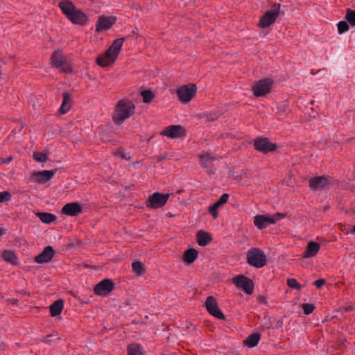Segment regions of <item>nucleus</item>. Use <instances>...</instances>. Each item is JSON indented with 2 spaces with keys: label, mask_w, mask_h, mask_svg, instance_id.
<instances>
[{
  "label": "nucleus",
  "mask_w": 355,
  "mask_h": 355,
  "mask_svg": "<svg viewBox=\"0 0 355 355\" xmlns=\"http://www.w3.org/2000/svg\"><path fill=\"white\" fill-rule=\"evenodd\" d=\"M205 305L208 313L212 316L224 320L225 315L219 309L218 303L214 296H209L207 297Z\"/></svg>",
  "instance_id": "11"
},
{
  "label": "nucleus",
  "mask_w": 355,
  "mask_h": 355,
  "mask_svg": "<svg viewBox=\"0 0 355 355\" xmlns=\"http://www.w3.org/2000/svg\"><path fill=\"white\" fill-rule=\"evenodd\" d=\"M197 92V87L195 84L182 85L177 89V96L179 100L187 103L195 97Z\"/></svg>",
  "instance_id": "5"
},
{
  "label": "nucleus",
  "mask_w": 355,
  "mask_h": 355,
  "mask_svg": "<svg viewBox=\"0 0 355 355\" xmlns=\"http://www.w3.org/2000/svg\"><path fill=\"white\" fill-rule=\"evenodd\" d=\"M198 257V251L194 248H189L184 251L182 260L187 264H191L195 261Z\"/></svg>",
  "instance_id": "25"
},
{
  "label": "nucleus",
  "mask_w": 355,
  "mask_h": 355,
  "mask_svg": "<svg viewBox=\"0 0 355 355\" xmlns=\"http://www.w3.org/2000/svg\"><path fill=\"white\" fill-rule=\"evenodd\" d=\"M58 6L71 23L80 26H85L87 24L88 18L86 14L77 8L72 1L62 0L59 2Z\"/></svg>",
  "instance_id": "1"
},
{
  "label": "nucleus",
  "mask_w": 355,
  "mask_h": 355,
  "mask_svg": "<svg viewBox=\"0 0 355 355\" xmlns=\"http://www.w3.org/2000/svg\"><path fill=\"white\" fill-rule=\"evenodd\" d=\"M281 5L279 3H274L270 10L266 11L259 19L258 26L262 28H266L272 24L280 12Z\"/></svg>",
  "instance_id": "4"
},
{
  "label": "nucleus",
  "mask_w": 355,
  "mask_h": 355,
  "mask_svg": "<svg viewBox=\"0 0 355 355\" xmlns=\"http://www.w3.org/2000/svg\"><path fill=\"white\" fill-rule=\"evenodd\" d=\"M55 253V252L51 246H46L41 253L35 257L34 260L38 263H47L52 259Z\"/></svg>",
  "instance_id": "16"
},
{
  "label": "nucleus",
  "mask_w": 355,
  "mask_h": 355,
  "mask_svg": "<svg viewBox=\"0 0 355 355\" xmlns=\"http://www.w3.org/2000/svg\"><path fill=\"white\" fill-rule=\"evenodd\" d=\"M327 183L328 180L326 178L323 176H319L311 178L309 180V185L312 190L315 191L325 187Z\"/></svg>",
  "instance_id": "19"
},
{
  "label": "nucleus",
  "mask_w": 355,
  "mask_h": 355,
  "mask_svg": "<svg viewBox=\"0 0 355 355\" xmlns=\"http://www.w3.org/2000/svg\"><path fill=\"white\" fill-rule=\"evenodd\" d=\"M51 62L55 68L64 73H69L72 71L71 67L65 61L63 54L60 51H55L51 57Z\"/></svg>",
  "instance_id": "8"
},
{
  "label": "nucleus",
  "mask_w": 355,
  "mask_h": 355,
  "mask_svg": "<svg viewBox=\"0 0 355 355\" xmlns=\"http://www.w3.org/2000/svg\"><path fill=\"white\" fill-rule=\"evenodd\" d=\"M200 164L202 166L211 173H215V169H213L212 162L216 159V157L210 156L209 154L200 155Z\"/></svg>",
  "instance_id": "21"
},
{
  "label": "nucleus",
  "mask_w": 355,
  "mask_h": 355,
  "mask_svg": "<svg viewBox=\"0 0 355 355\" xmlns=\"http://www.w3.org/2000/svg\"><path fill=\"white\" fill-rule=\"evenodd\" d=\"M169 197V193L162 194L159 192H155L150 195L146 200V207L151 209L161 208L166 204Z\"/></svg>",
  "instance_id": "6"
},
{
  "label": "nucleus",
  "mask_w": 355,
  "mask_h": 355,
  "mask_svg": "<svg viewBox=\"0 0 355 355\" xmlns=\"http://www.w3.org/2000/svg\"><path fill=\"white\" fill-rule=\"evenodd\" d=\"M253 146L255 150L263 154L275 151L277 148L276 144L270 142L268 138L263 137L255 139L253 142Z\"/></svg>",
  "instance_id": "7"
},
{
  "label": "nucleus",
  "mask_w": 355,
  "mask_h": 355,
  "mask_svg": "<svg viewBox=\"0 0 355 355\" xmlns=\"http://www.w3.org/2000/svg\"><path fill=\"white\" fill-rule=\"evenodd\" d=\"M273 80L270 78H264L257 81L252 87L254 95L256 97L266 96L270 92Z\"/></svg>",
  "instance_id": "9"
},
{
  "label": "nucleus",
  "mask_w": 355,
  "mask_h": 355,
  "mask_svg": "<svg viewBox=\"0 0 355 355\" xmlns=\"http://www.w3.org/2000/svg\"><path fill=\"white\" fill-rule=\"evenodd\" d=\"M57 171V168L51 171H34L32 173L31 178L37 183L44 184L49 181Z\"/></svg>",
  "instance_id": "14"
},
{
  "label": "nucleus",
  "mask_w": 355,
  "mask_h": 355,
  "mask_svg": "<svg viewBox=\"0 0 355 355\" xmlns=\"http://www.w3.org/2000/svg\"><path fill=\"white\" fill-rule=\"evenodd\" d=\"M3 258L6 261L12 265H17L18 263L17 257L13 251L4 250L3 252Z\"/></svg>",
  "instance_id": "29"
},
{
  "label": "nucleus",
  "mask_w": 355,
  "mask_h": 355,
  "mask_svg": "<svg viewBox=\"0 0 355 355\" xmlns=\"http://www.w3.org/2000/svg\"><path fill=\"white\" fill-rule=\"evenodd\" d=\"M326 281L324 279H320L313 282V284L318 288H320L324 284Z\"/></svg>",
  "instance_id": "44"
},
{
  "label": "nucleus",
  "mask_w": 355,
  "mask_h": 355,
  "mask_svg": "<svg viewBox=\"0 0 355 355\" xmlns=\"http://www.w3.org/2000/svg\"><path fill=\"white\" fill-rule=\"evenodd\" d=\"M33 158L38 162H45L48 159V155L43 152H35L33 154Z\"/></svg>",
  "instance_id": "36"
},
{
  "label": "nucleus",
  "mask_w": 355,
  "mask_h": 355,
  "mask_svg": "<svg viewBox=\"0 0 355 355\" xmlns=\"http://www.w3.org/2000/svg\"><path fill=\"white\" fill-rule=\"evenodd\" d=\"M116 17L114 16H99L96 23V31L97 33L106 31L112 27L116 23Z\"/></svg>",
  "instance_id": "13"
},
{
  "label": "nucleus",
  "mask_w": 355,
  "mask_h": 355,
  "mask_svg": "<svg viewBox=\"0 0 355 355\" xmlns=\"http://www.w3.org/2000/svg\"><path fill=\"white\" fill-rule=\"evenodd\" d=\"M63 101L60 107V112L62 114H66L71 107V98L69 93L64 92L62 94Z\"/></svg>",
  "instance_id": "26"
},
{
  "label": "nucleus",
  "mask_w": 355,
  "mask_h": 355,
  "mask_svg": "<svg viewBox=\"0 0 355 355\" xmlns=\"http://www.w3.org/2000/svg\"><path fill=\"white\" fill-rule=\"evenodd\" d=\"M96 62L98 66L102 67H105L113 64V62H111L110 60L105 58L103 55H101L96 58Z\"/></svg>",
  "instance_id": "34"
},
{
  "label": "nucleus",
  "mask_w": 355,
  "mask_h": 355,
  "mask_svg": "<svg viewBox=\"0 0 355 355\" xmlns=\"http://www.w3.org/2000/svg\"><path fill=\"white\" fill-rule=\"evenodd\" d=\"M228 198L229 195L227 193H223L216 202L209 207L208 211L214 218H216L218 217V209L220 206L225 204L227 202Z\"/></svg>",
  "instance_id": "18"
},
{
  "label": "nucleus",
  "mask_w": 355,
  "mask_h": 355,
  "mask_svg": "<svg viewBox=\"0 0 355 355\" xmlns=\"http://www.w3.org/2000/svg\"><path fill=\"white\" fill-rule=\"evenodd\" d=\"M302 309L305 315H309L313 311L315 306L312 304L306 303L302 304Z\"/></svg>",
  "instance_id": "40"
},
{
  "label": "nucleus",
  "mask_w": 355,
  "mask_h": 355,
  "mask_svg": "<svg viewBox=\"0 0 355 355\" xmlns=\"http://www.w3.org/2000/svg\"><path fill=\"white\" fill-rule=\"evenodd\" d=\"M233 283L240 288H242L246 294L251 295L254 290V283L250 278L240 275L233 279Z\"/></svg>",
  "instance_id": "10"
},
{
  "label": "nucleus",
  "mask_w": 355,
  "mask_h": 355,
  "mask_svg": "<svg viewBox=\"0 0 355 355\" xmlns=\"http://www.w3.org/2000/svg\"><path fill=\"white\" fill-rule=\"evenodd\" d=\"M165 158H166V155H160V156L157 157V161L160 162H162L163 160H164Z\"/></svg>",
  "instance_id": "51"
},
{
  "label": "nucleus",
  "mask_w": 355,
  "mask_h": 355,
  "mask_svg": "<svg viewBox=\"0 0 355 355\" xmlns=\"http://www.w3.org/2000/svg\"><path fill=\"white\" fill-rule=\"evenodd\" d=\"M127 350L128 355H143L140 345L136 343L128 345Z\"/></svg>",
  "instance_id": "30"
},
{
  "label": "nucleus",
  "mask_w": 355,
  "mask_h": 355,
  "mask_svg": "<svg viewBox=\"0 0 355 355\" xmlns=\"http://www.w3.org/2000/svg\"><path fill=\"white\" fill-rule=\"evenodd\" d=\"M162 135L167 136L169 138H178L185 135L184 128L180 125H171L166 127Z\"/></svg>",
  "instance_id": "15"
},
{
  "label": "nucleus",
  "mask_w": 355,
  "mask_h": 355,
  "mask_svg": "<svg viewBox=\"0 0 355 355\" xmlns=\"http://www.w3.org/2000/svg\"><path fill=\"white\" fill-rule=\"evenodd\" d=\"M132 268L139 276L142 275L144 272L143 264L140 261H134L132 263Z\"/></svg>",
  "instance_id": "33"
},
{
  "label": "nucleus",
  "mask_w": 355,
  "mask_h": 355,
  "mask_svg": "<svg viewBox=\"0 0 355 355\" xmlns=\"http://www.w3.org/2000/svg\"><path fill=\"white\" fill-rule=\"evenodd\" d=\"M311 73L312 74H315V73H314L313 70H311Z\"/></svg>",
  "instance_id": "57"
},
{
  "label": "nucleus",
  "mask_w": 355,
  "mask_h": 355,
  "mask_svg": "<svg viewBox=\"0 0 355 355\" xmlns=\"http://www.w3.org/2000/svg\"><path fill=\"white\" fill-rule=\"evenodd\" d=\"M288 286L291 288L300 291L302 288V286L300 284L297 282L295 279L290 278L287 279Z\"/></svg>",
  "instance_id": "39"
},
{
  "label": "nucleus",
  "mask_w": 355,
  "mask_h": 355,
  "mask_svg": "<svg viewBox=\"0 0 355 355\" xmlns=\"http://www.w3.org/2000/svg\"><path fill=\"white\" fill-rule=\"evenodd\" d=\"M64 307V300L58 299L55 300L50 306L49 310L53 317H56L61 314Z\"/></svg>",
  "instance_id": "23"
},
{
  "label": "nucleus",
  "mask_w": 355,
  "mask_h": 355,
  "mask_svg": "<svg viewBox=\"0 0 355 355\" xmlns=\"http://www.w3.org/2000/svg\"><path fill=\"white\" fill-rule=\"evenodd\" d=\"M254 224L259 230L266 228L267 225L264 221V215H257L254 218Z\"/></svg>",
  "instance_id": "31"
},
{
  "label": "nucleus",
  "mask_w": 355,
  "mask_h": 355,
  "mask_svg": "<svg viewBox=\"0 0 355 355\" xmlns=\"http://www.w3.org/2000/svg\"><path fill=\"white\" fill-rule=\"evenodd\" d=\"M141 95L143 98V101L146 103H150L155 96L153 93L150 90L142 91Z\"/></svg>",
  "instance_id": "35"
},
{
  "label": "nucleus",
  "mask_w": 355,
  "mask_h": 355,
  "mask_svg": "<svg viewBox=\"0 0 355 355\" xmlns=\"http://www.w3.org/2000/svg\"><path fill=\"white\" fill-rule=\"evenodd\" d=\"M354 233H355V225L353 227V231H352Z\"/></svg>",
  "instance_id": "56"
},
{
  "label": "nucleus",
  "mask_w": 355,
  "mask_h": 355,
  "mask_svg": "<svg viewBox=\"0 0 355 355\" xmlns=\"http://www.w3.org/2000/svg\"><path fill=\"white\" fill-rule=\"evenodd\" d=\"M196 239L200 246L205 247L209 244L213 239L209 233L201 230L197 232Z\"/></svg>",
  "instance_id": "20"
},
{
  "label": "nucleus",
  "mask_w": 355,
  "mask_h": 355,
  "mask_svg": "<svg viewBox=\"0 0 355 355\" xmlns=\"http://www.w3.org/2000/svg\"><path fill=\"white\" fill-rule=\"evenodd\" d=\"M53 337L52 334L48 335L44 338L42 339V341L44 343H47L49 345H51L53 342L51 338Z\"/></svg>",
  "instance_id": "45"
},
{
  "label": "nucleus",
  "mask_w": 355,
  "mask_h": 355,
  "mask_svg": "<svg viewBox=\"0 0 355 355\" xmlns=\"http://www.w3.org/2000/svg\"><path fill=\"white\" fill-rule=\"evenodd\" d=\"M132 34H138V28H135L132 30Z\"/></svg>",
  "instance_id": "53"
},
{
  "label": "nucleus",
  "mask_w": 355,
  "mask_h": 355,
  "mask_svg": "<svg viewBox=\"0 0 355 355\" xmlns=\"http://www.w3.org/2000/svg\"><path fill=\"white\" fill-rule=\"evenodd\" d=\"M285 216H286V214L279 213V212H277L272 216L273 218L277 219V221L281 220L282 218H284Z\"/></svg>",
  "instance_id": "46"
},
{
  "label": "nucleus",
  "mask_w": 355,
  "mask_h": 355,
  "mask_svg": "<svg viewBox=\"0 0 355 355\" xmlns=\"http://www.w3.org/2000/svg\"><path fill=\"white\" fill-rule=\"evenodd\" d=\"M114 53L111 51V49H107L106 51L102 54L105 58H107L111 62H114L116 58L113 54Z\"/></svg>",
  "instance_id": "42"
},
{
  "label": "nucleus",
  "mask_w": 355,
  "mask_h": 355,
  "mask_svg": "<svg viewBox=\"0 0 355 355\" xmlns=\"http://www.w3.org/2000/svg\"><path fill=\"white\" fill-rule=\"evenodd\" d=\"M260 338L261 334L259 332L251 334L243 340V345L250 348L254 347L259 343Z\"/></svg>",
  "instance_id": "24"
},
{
  "label": "nucleus",
  "mask_w": 355,
  "mask_h": 355,
  "mask_svg": "<svg viewBox=\"0 0 355 355\" xmlns=\"http://www.w3.org/2000/svg\"><path fill=\"white\" fill-rule=\"evenodd\" d=\"M277 114L279 115H283V114H288L290 112L289 108L288 107L287 105L285 103H282L281 105H279L277 106Z\"/></svg>",
  "instance_id": "38"
},
{
  "label": "nucleus",
  "mask_w": 355,
  "mask_h": 355,
  "mask_svg": "<svg viewBox=\"0 0 355 355\" xmlns=\"http://www.w3.org/2000/svg\"><path fill=\"white\" fill-rule=\"evenodd\" d=\"M135 104L130 100H120L115 108L112 119L116 125H121L135 113Z\"/></svg>",
  "instance_id": "2"
},
{
  "label": "nucleus",
  "mask_w": 355,
  "mask_h": 355,
  "mask_svg": "<svg viewBox=\"0 0 355 355\" xmlns=\"http://www.w3.org/2000/svg\"><path fill=\"white\" fill-rule=\"evenodd\" d=\"M264 221L266 222V223L268 226L270 224L275 223L277 222V219H275L272 216H264Z\"/></svg>",
  "instance_id": "43"
},
{
  "label": "nucleus",
  "mask_w": 355,
  "mask_h": 355,
  "mask_svg": "<svg viewBox=\"0 0 355 355\" xmlns=\"http://www.w3.org/2000/svg\"><path fill=\"white\" fill-rule=\"evenodd\" d=\"M345 19L348 21V23L354 26H355V10H351L350 8H347L346 10V15Z\"/></svg>",
  "instance_id": "32"
},
{
  "label": "nucleus",
  "mask_w": 355,
  "mask_h": 355,
  "mask_svg": "<svg viewBox=\"0 0 355 355\" xmlns=\"http://www.w3.org/2000/svg\"><path fill=\"white\" fill-rule=\"evenodd\" d=\"M349 24L348 23V21L347 22L345 21H341L338 22V31L339 34H343L345 32L347 31L349 28Z\"/></svg>",
  "instance_id": "37"
},
{
  "label": "nucleus",
  "mask_w": 355,
  "mask_h": 355,
  "mask_svg": "<svg viewBox=\"0 0 355 355\" xmlns=\"http://www.w3.org/2000/svg\"><path fill=\"white\" fill-rule=\"evenodd\" d=\"M12 196L8 191L0 192V203L8 202L11 200Z\"/></svg>",
  "instance_id": "41"
},
{
  "label": "nucleus",
  "mask_w": 355,
  "mask_h": 355,
  "mask_svg": "<svg viewBox=\"0 0 355 355\" xmlns=\"http://www.w3.org/2000/svg\"><path fill=\"white\" fill-rule=\"evenodd\" d=\"M167 216H168V217H172V216H173V214H171V213H168V214H167Z\"/></svg>",
  "instance_id": "55"
},
{
  "label": "nucleus",
  "mask_w": 355,
  "mask_h": 355,
  "mask_svg": "<svg viewBox=\"0 0 355 355\" xmlns=\"http://www.w3.org/2000/svg\"><path fill=\"white\" fill-rule=\"evenodd\" d=\"M257 300L259 302L266 304L268 303L267 297L263 295H259L257 297Z\"/></svg>",
  "instance_id": "47"
},
{
  "label": "nucleus",
  "mask_w": 355,
  "mask_h": 355,
  "mask_svg": "<svg viewBox=\"0 0 355 355\" xmlns=\"http://www.w3.org/2000/svg\"><path fill=\"white\" fill-rule=\"evenodd\" d=\"M83 208L78 202H70L66 204L62 209V213L70 216H75L82 213Z\"/></svg>",
  "instance_id": "17"
},
{
  "label": "nucleus",
  "mask_w": 355,
  "mask_h": 355,
  "mask_svg": "<svg viewBox=\"0 0 355 355\" xmlns=\"http://www.w3.org/2000/svg\"><path fill=\"white\" fill-rule=\"evenodd\" d=\"M125 40L124 37L118 38L114 40L111 46L108 48L114 53V55L117 57Z\"/></svg>",
  "instance_id": "28"
},
{
  "label": "nucleus",
  "mask_w": 355,
  "mask_h": 355,
  "mask_svg": "<svg viewBox=\"0 0 355 355\" xmlns=\"http://www.w3.org/2000/svg\"><path fill=\"white\" fill-rule=\"evenodd\" d=\"M12 160V157L9 156L6 159H1V162L3 164H8Z\"/></svg>",
  "instance_id": "48"
},
{
  "label": "nucleus",
  "mask_w": 355,
  "mask_h": 355,
  "mask_svg": "<svg viewBox=\"0 0 355 355\" xmlns=\"http://www.w3.org/2000/svg\"><path fill=\"white\" fill-rule=\"evenodd\" d=\"M217 119V116H214V117H209L208 118L209 120H211V121H214L215 119Z\"/></svg>",
  "instance_id": "54"
},
{
  "label": "nucleus",
  "mask_w": 355,
  "mask_h": 355,
  "mask_svg": "<svg viewBox=\"0 0 355 355\" xmlns=\"http://www.w3.org/2000/svg\"><path fill=\"white\" fill-rule=\"evenodd\" d=\"M320 248V245L318 243L315 241H310L308 243L306 250L302 255L303 258H309L315 256L319 250Z\"/></svg>",
  "instance_id": "22"
},
{
  "label": "nucleus",
  "mask_w": 355,
  "mask_h": 355,
  "mask_svg": "<svg viewBox=\"0 0 355 355\" xmlns=\"http://www.w3.org/2000/svg\"><path fill=\"white\" fill-rule=\"evenodd\" d=\"M6 233V230L4 229V228H1L0 227V236H3V234H5Z\"/></svg>",
  "instance_id": "52"
},
{
  "label": "nucleus",
  "mask_w": 355,
  "mask_h": 355,
  "mask_svg": "<svg viewBox=\"0 0 355 355\" xmlns=\"http://www.w3.org/2000/svg\"><path fill=\"white\" fill-rule=\"evenodd\" d=\"M36 215L42 223L46 224H50L57 219L55 214L49 212H37Z\"/></svg>",
  "instance_id": "27"
},
{
  "label": "nucleus",
  "mask_w": 355,
  "mask_h": 355,
  "mask_svg": "<svg viewBox=\"0 0 355 355\" xmlns=\"http://www.w3.org/2000/svg\"><path fill=\"white\" fill-rule=\"evenodd\" d=\"M117 153L124 159H128L130 158V157H128L122 150H119Z\"/></svg>",
  "instance_id": "49"
},
{
  "label": "nucleus",
  "mask_w": 355,
  "mask_h": 355,
  "mask_svg": "<svg viewBox=\"0 0 355 355\" xmlns=\"http://www.w3.org/2000/svg\"><path fill=\"white\" fill-rule=\"evenodd\" d=\"M247 263L251 266L261 268L267 264V258L263 250L252 248L247 252Z\"/></svg>",
  "instance_id": "3"
},
{
  "label": "nucleus",
  "mask_w": 355,
  "mask_h": 355,
  "mask_svg": "<svg viewBox=\"0 0 355 355\" xmlns=\"http://www.w3.org/2000/svg\"><path fill=\"white\" fill-rule=\"evenodd\" d=\"M343 310L345 312H349L353 310V307L352 305H345L343 306Z\"/></svg>",
  "instance_id": "50"
},
{
  "label": "nucleus",
  "mask_w": 355,
  "mask_h": 355,
  "mask_svg": "<svg viewBox=\"0 0 355 355\" xmlns=\"http://www.w3.org/2000/svg\"><path fill=\"white\" fill-rule=\"evenodd\" d=\"M114 284L110 279H105L98 282L94 287V293L100 296H107L114 290Z\"/></svg>",
  "instance_id": "12"
}]
</instances>
